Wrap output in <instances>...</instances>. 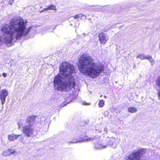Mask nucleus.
<instances>
[{"label":"nucleus","instance_id":"obj_6","mask_svg":"<svg viewBox=\"0 0 160 160\" xmlns=\"http://www.w3.org/2000/svg\"><path fill=\"white\" fill-rule=\"evenodd\" d=\"M98 39L101 44H105L108 41V38L106 36V34L103 32L98 34Z\"/></svg>","mask_w":160,"mask_h":160},{"label":"nucleus","instance_id":"obj_8","mask_svg":"<svg viewBox=\"0 0 160 160\" xmlns=\"http://www.w3.org/2000/svg\"><path fill=\"white\" fill-rule=\"evenodd\" d=\"M94 139V138H90L87 136L85 135L84 138L81 139L80 140H77L75 142H80L85 141H88L93 140Z\"/></svg>","mask_w":160,"mask_h":160},{"label":"nucleus","instance_id":"obj_1","mask_svg":"<svg viewBox=\"0 0 160 160\" xmlns=\"http://www.w3.org/2000/svg\"><path fill=\"white\" fill-rule=\"evenodd\" d=\"M31 28V27L26 28L23 19L14 18L11 19L9 24L3 26L1 31L7 35L4 37V42L7 44L12 43L13 36L15 34L16 39H20L22 36L28 34Z\"/></svg>","mask_w":160,"mask_h":160},{"label":"nucleus","instance_id":"obj_25","mask_svg":"<svg viewBox=\"0 0 160 160\" xmlns=\"http://www.w3.org/2000/svg\"><path fill=\"white\" fill-rule=\"evenodd\" d=\"M104 98H106V97H106V96H104Z\"/></svg>","mask_w":160,"mask_h":160},{"label":"nucleus","instance_id":"obj_16","mask_svg":"<svg viewBox=\"0 0 160 160\" xmlns=\"http://www.w3.org/2000/svg\"><path fill=\"white\" fill-rule=\"evenodd\" d=\"M156 84L157 85L160 87V76L156 80Z\"/></svg>","mask_w":160,"mask_h":160},{"label":"nucleus","instance_id":"obj_7","mask_svg":"<svg viewBox=\"0 0 160 160\" xmlns=\"http://www.w3.org/2000/svg\"><path fill=\"white\" fill-rule=\"evenodd\" d=\"M8 94L7 91L5 89H2L0 92V100L2 105H3L5 102L6 98Z\"/></svg>","mask_w":160,"mask_h":160},{"label":"nucleus","instance_id":"obj_4","mask_svg":"<svg viewBox=\"0 0 160 160\" xmlns=\"http://www.w3.org/2000/svg\"><path fill=\"white\" fill-rule=\"evenodd\" d=\"M37 117V116L36 115L29 116L26 119V122L28 125H25L23 127L22 132L28 137L33 135L34 130L32 127Z\"/></svg>","mask_w":160,"mask_h":160},{"label":"nucleus","instance_id":"obj_14","mask_svg":"<svg viewBox=\"0 0 160 160\" xmlns=\"http://www.w3.org/2000/svg\"><path fill=\"white\" fill-rule=\"evenodd\" d=\"M145 59L148 60L150 61V62L152 63H153L154 62V61L152 59V58L151 56H146L145 58Z\"/></svg>","mask_w":160,"mask_h":160},{"label":"nucleus","instance_id":"obj_10","mask_svg":"<svg viewBox=\"0 0 160 160\" xmlns=\"http://www.w3.org/2000/svg\"><path fill=\"white\" fill-rule=\"evenodd\" d=\"M20 136L19 135H9L8 136V138L10 141H13L17 138Z\"/></svg>","mask_w":160,"mask_h":160},{"label":"nucleus","instance_id":"obj_3","mask_svg":"<svg viewBox=\"0 0 160 160\" xmlns=\"http://www.w3.org/2000/svg\"><path fill=\"white\" fill-rule=\"evenodd\" d=\"M80 71L84 74L94 78L104 70V66L101 63L97 64L91 56L86 53L81 55L77 63Z\"/></svg>","mask_w":160,"mask_h":160},{"label":"nucleus","instance_id":"obj_19","mask_svg":"<svg viewBox=\"0 0 160 160\" xmlns=\"http://www.w3.org/2000/svg\"><path fill=\"white\" fill-rule=\"evenodd\" d=\"M14 0H9V3L10 5H12L13 3Z\"/></svg>","mask_w":160,"mask_h":160},{"label":"nucleus","instance_id":"obj_23","mask_svg":"<svg viewBox=\"0 0 160 160\" xmlns=\"http://www.w3.org/2000/svg\"><path fill=\"white\" fill-rule=\"evenodd\" d=\"M2 42L1 36H0V43Z\"/></svg>","mask_w":160,"mask_h":160},{"label":"nucleus","instance_id":"obj_18","mask_svg":"<svg viewBox=\"0 0 160 160\" xmlns=\"http://www.w3.org/2000/svg\"><path fill=\"white\" fill-rule=\"evenodd\" d=\"M8 151L10 154H12L15 152L14 150L12 149H9Z\"/></svg>","mask_w":160,"mask_h":160},{"label":"nucleus","instance_id":"obj_11","mask_svg":"<svg viewBox=\"0 0 160 160\" xmlns=\"http://www.w3.org/2000/svg\"><path fill=\"white\" fill-rule=\"evenodd\" d=\"M128 111L129 112L131 113H134L137 111V108L134 107H130L128 108Z\"/></svg>","mask_w":160,"mask_h":160},{"label":"nucleus","instance_id":"obj_15","mask_svg":"<svg viewBox=\"0 0 160 160\" xmlns=\"http://www.w3.org/2000/svg\"><path fill=\"white\" fill-rule=\"evenodd\" d=\"M71 26H74L76 24V22L74 19L71 20L69 21Z\"/></svg>","mask_w":160,"mask_h":160},{"label":"nucleus","instance_id":"obj_24","mask_svg":"<svg viewBox=\"0 0 160 160\" xmlns=\"http://www.w3.org/2000/svg\"><path fill=\"white\" fill-rule=\"evenodd\" d=\"M105 112L106 113V115H108L109 113L108 112Z\"/></svg>","mask_w":160,"mask_h":160},{"label":"nucleus","instance_id":"obj_21","mask_svg":"<svg viewBox=\"0 0 160 160\" xmlns=\"http://www.w3.org/2000/svg\"><path fill=\"white\" fill-rule=\"evenodd\" d=\"M2 75L4 77H5L7 76V74L5 73H2Z\"/></svg>","mask_w":160,"mask_h":160},{"label":"nucleus","instance_id":"obj_17","mask_svg":"<svg viewBox=\"0 0 160 160\" xmlns=\"http://www.w3.org/2000/svg\"><path fill=\"white\" fill-rule=\"evenodd\" d=\"M138 57L142 59H145L146 56L143 55H139Z\"/></svg>","mask_w":160,"mask_h":160},{"label":"nucleus","instance_id":"obj_13","mask_svg":"<svg viewBox=\"0 0 160 160\" xmlns=\"http://www.w3.org/2000/svg\"><path fill=\"white\" fill-rule=\"evenodd\" d=\"M104 104V102L102 100H100L99 101L98 106L99 107H102Z\"/></svg>","mask_w":160,"mask_h":160},{"label":"nucleus","instance_id":"obj_9","mask_svg":"<svg viewBox=\"0 0 160 160\" xmlns=\"http://www.w3.org/2000/svg\"><path fill=\"white\" fill-rule=\"evenodd\" d=\"M73 18L75 19H80L82 20L86 18V16L82 13H79L73 16Z\"/></svg>","mask_w":160,"mask_h":160},{"label":"nucleus","instance_id":"obj_2","mask_svg":"<svg viewBox=\"0 0 160 160\" xmlns=\"http://www.w3.org/2000/svg\"><path fill=\"white\" fill-rule=\"evenodd\" d=\"M75 68L73 65L65 62H62L61 64L59 70L60 74L66 78H68L67 81H63L59 74L54 78L53 82L55 85H58L57 89L62 91L67 92L75 85V82L72 74L75 72Z\"/></svg>","mask_w":160,"mask_h":160},{"label":"nucleus","instance_id":"obj_5","mask_svg":"<svg viewBox=\"0 0 160 160\" xmlns=\"http://www.w3.org/2000/svg\"><path fill=\"white\" fill-rule=\"evenodd\" d=\"M141 155V152L139 151L133 152L128 155V160H140Z\"/></svg>","mask_w":160,"mask_h":160},{"label":"nucleus","instance_id":"obj_20","mask_svg":"<svg viewBox=\"0 0 160 160\" xmlns=\"http://www.w3.org/2000/svg\"><path fill=\"white\" fill-rule=\"evenodd\" d=\"M158 98L160 99V90L158 92Z\"/></svg>","mask_w":160,"mask_h":160},{"label":"nucleus","instance_id":"obj_22","mask_svg":"<svg viewBox=\"0 0 160 160\" xmlns=\"http://www.w3.org/2000/svg\"><path fill=\"white\" fill-rule=\"evenodd\" d=\"M83 104L84 105H89L90 104V103H88L85 102H83Z\"/></svg>","mask_w":160,"mask_h":160},{"label":"nucleus","instance_id":"obj_12","mask_svg":"<svg viewBox=\"0 0 160 160\" xmlns=\"http://www.w3.org/2000/svg\"><path fill=\"white\" fill-rule=\"evenodd\" d=\"M56 9V7L53 5H51L48 6L46 10H55Z\"/></svg>","mask_w":160,"mask_h":160}]
</instances>
